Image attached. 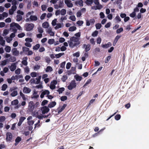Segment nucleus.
Masks as SVG:
<instances>
[{"label":"nucleus","mask_w":149,"mask_h":149,"mask_svg":"<svg viewBox=\"0 0 149 149\" xmlns=\"http://www.w3.org/2000/svg\"><path fill=\"white\" fill-rule=\"evenodd\" d=\"M26 31H30L32 30L34 27V25L32 24H26L25 25Z\"/></svg>","instance_id":"nucleus-1"},{"label":"nucleus","mask_w":149,"mask_h":149,"mask_svg":"<svg viewBox=\"0 0 149 149\" xmlns=\"http://www.w3.org/2000/svg\"><path fill=\"white\" fill-rule=\"evenodd\" d=\"M6 141L7 142L10 141L12 139V134L11 132H8L6 133Z\"/></svg>","instance_id":"nucleus-2"},{"label":"nucleus","mask_w":149,"mask_h":149,"mask_svg":"<svg viewBox=\"0 0 149 149\" xmlns=\"http://www.w3.org/2000/svg\"><path fill=\"white\" fill-rule=\"evenodd\" d=\"M40 110L42 111V113L44 114L48 112L49 111V109L48 108V107L44 106L41 108Z\"/></svg>","instance_id":"nucleus-3"},{"label":"nucleus","mask_w":149,"mask_h":149,"mask_svg":"<svg viewBox=\"0 0 149 149\" xmlns=\"http://www.w3.org/2000/svg\"><path fill=\"white\" fill-rule=\"evenodd\" d=\"M10 27L13 28H17L18 29L20 30L21 27L18 24L13 22L10 24Z\"/></svg>","instance_id":"nucleus-4"},{"label":"nucleus","mask_w":149,"mask_h":149,"mask_svg":"<svg viewBox=\"0 0 149 149\" xmlns=\"http://www.w3.org/2000/svg\"><path fill=\"white\" fill-rule=\"evenodd\" d=\"M65 3L67 6L69 8H71L73 6V4L70 0H64Z\"/></svg>","instance_id":"nucleus-5"},{"label":"nucleus","mask_w":149,"mask_h":149,"mask_svg":"<svg viewBox=\"0 0 149 149\" xmlns=\"http://www.w3.org/2000/svg\"><path fill=\"white\" fill-rule=\"evenodd\" d=\"M49 91L47 90H45L41 93L40 95V97L41 98H42L44 97V95H48L49 94Z\"/></svg>","instance_id":"nucleus-6"},{"label":"nucleus","mask_w":149,"mask_h":149,"mask_svg":"<svg viewBox=\"0 0 149 149\" xmlns=\"http://www.w3.org/2000/svg\"><path fill=\"white\" fill-rule=\"evenodd\" d=\"M17 8L16 6H12L11 7V9L9 10V14L11 15L13 14L14 11L16 10Z\"/></svg>","instance_id":"nucleus-7"},{"label":"nucleus","mask_w":149,"mask_h":149,"mask_svg":"<svg viewBox=\"0 0 149 149\" xmlns=\"http://www.w3.org/2000/svg\"><path fill=\"white\" fill-rule=\"evenodd\" d=\"M29 110H30L31 111H32L33 110L34 107L33 102L32 101H31L29 102Z\"/></svg>","instance_id":"nucleus-8"},{"label":"nucleus","mask_w":149,"mask_h":149,"mask_svg":"<svg viewBox=\"0 0 149 149\" xmlns=\"http://www.w3.org/2000/svg\"><path fill=\"white\" fill-rule=\"evenodd\" d=\"M13 54L15 56H17L19 55V52L18 51L16 48H14L12 49L11 51Z\"/></svg>","instance_id":"nucleus-9"},{"label":"nucleus","mask_w":149,"mask_h":149,"mask_svg":"<svg viewBox=\"0 0 149 149\" xmlns=\"http://www.w3.org/2000/svg\"><path fill=\"white\" fill-rule=\"evenodd\" d=\"M102 7L103 6L102 5H96V6H93L91 7V8L95 10H100L102 9Z\"/></svg>","instance_id":"nucleus-10"},{"label":"nucleus","mask_w":149,"mask_h":149,"mask_svg":"<svg viewBox=\"0 0 149 149\" xmlns=\"http://www.w3.org/2000/svg\"><path fill=\"white\" fill-rule=\"evenodd\" d=\"M79 44V43L78 42L77 43H75L74 42L72 41L70 44H69V46L70 47L72 48H73L74 47V46H78Z\"/></svg>","instance_id":"nucleus-11"},{"label":"nucleus","mask_w":149,"mask_h":149,"mask_svg":"<svg viewBox=\"0 0 149 149\" xmlns=\"http://www.w3.org/2000/svg\"><path fill=\"white\" fill-rule=\"evenodd\" d=\"M75 4L76 5H79L80 6H83V1L82 0H79L75 2Z\"/></svg>","instance_id":"nucleus-12"},{"label":"nucleus","mask_w":149,"mask_h":149,"mask_svg":"<svg viewBox=\"0 0 149 149\" xmlns=\"http://www.w3.org/2000/svg\"><path fill=\"white\" fill-rule=\"evenodd\" d=\"M83 47L84 48H85V51L87 52L90 50L91 49V46L89 44H84L83 45Z\"/></svg>","instance_id":"nucleus-13"},{"label":"nucleus","mask_w":149,"mask_h":149,"mask_svg":"<svg viewBox=\"0 0 149 149\" xmlns=\"http://www.w3.org/2000/svg\"><path fill=\"white\" fill-rule=\"evenodd\" d=\"M31 91V89L26 87H24L23 89V92L25 93H29Z\"/></svg>","instance_id":"nucleus-14"},{"label":"nucleus","mask_w":149,"mask_h":149,"mask_svg":"<svg viewBox=\"0 0 149 149\" xmlns=\"http://www.w3.org/2000/svg\"><path fill=\"white\" fill-rule=\"evenodd\" d=\"M111 46V44L110 42H108L107 44L102 45V47L104 48H107Z\"/></svg>","instance_id":"nucleus-15"},{"label":"nucleus","mask_w":149,"mask_h":149,"mask_svg":"<svg viewBox=\"0 0 149 149\" xmlns=\"http://www.w3.org/2000/svg\"><path fill=\"white\" fill-rule=\"evenodd\" d=\"M16 66L15 64L12 63L9 67V69L11 71H13L16 69Z\"/></svg>","instance_id":"nucleus-16"},{"label":"nucleus","mask_w":149,"mask_h":149,"mask_svg":"<svg viewBox=\"0 0 149 149\" xmlns=\"http://www.w3.org/2000/svg\"><path fill=\"white\" fill-rule=\"evenodd\" d=\"M56 102L55 101L51 102L49 103V104H48V107L50 108L53 107H54V106L56 105Z\"/></svg>","instance_id":"nucleus-17"},{"label":"nucleus","mask_w":149,"mask_h":149,"mask_svg":"<svg viewBox=\"0 0 149 149\" xmlns=\"http://www.w3.org/2000/svg\"><path fill=\"white\" fill-rule=\"evenodd\" d=\"M67 106V104H63L62 107L58 111V113H59L61 112H62L64 110L66 107Z\"/></svg>","instance_id":"nucleus-18"},{"label":"nucleus","mask_w":149,"mask_h":149,"mask_svg":"<svg viewBox=\"0 0 149 149\" xmlns=\"http://www.w3.org/2000/svg\"><path fill=\"white\" fill-rule=\"evenodd\" d=\"M76 87V84H69V86H68V89L70 90H72L73 88H75Z\"/></svg>","instance_id":"nucleus-19"},{"label":"nucleus","mask_w":149,"mask_h":149,"mask_svg":"<svg viewBox=\"0 0 149 149\" xmlns=\"http://www.w3.org/2000/svg\"><path fill=\"white\" fill-rule=\"evenodd\" d=\"M72 41L74 42L75 43H77L79 42V44H80V42L79 41V39L78 38L73 37L72 38Z\"/></svg>","instance_id":"nucleus-20"},{"label":"nucleus","mask_w":149,"mask_h":149,"mask_svg":"<svg viewBox=\"0 0 149 149\" xmlns=\"http://www.w3.org/2000/svg\"><path fill=\"white\" fill-rule=\"evenodd\" d=\"M5 50L7 52H10L11 50V48L10 47L8 46H6L5 48Z\"/></svg>","instance_id":"nucleus-21"},{"label":"nucleus","mask_w":149,"mask_h":149,"mask_svg":"<svg viewBox=\"0 0 149 149\" xmlns=\"http://www.w3.org/2000/svg\"><path fill=\"white\" fill-rule=\"evenodd\" d=\"M69 19L73 22L75 21L76 20V17L75 16L73 15L70 16L69 17Z\"/></svg>","instance_id":"nucleus-22"},{"label":"nucleus","mask_w":149,"mask_h":149,"mask_svg":"<svg viewBox=\"0 0 149 149\" xmlns=\"http://www.w3.org/2000/svg\"><path fill=\"white\" fill-rule=\"evenodd\" d=\"M30 18L32 21H36L38 19L37 17L34 15H31Z\"/></svg>","instance_id":"nucleus-23"},{"label":"nucleus","mask_w":149,"mask_h":149,"mask_svg":"<svg viewBox=\"0 0 149 149\" xmlns=\"http://www.w3.org/2000/svg\"><path fill=\"white\" fill-rule=\"evenodd\" d=\"M53 70V69L51 66H47L45 69V71L46 72H50Z\"/></svg>","instance_id":"nucleus-24"},{"label":"nucleus","mask_w":149,"mask_h":149,"mask_svg":"<svg viewBox=\"0 0 149 149\" xmlns=\"http://www.w3.org/2000/svg\"><path fill=\"white\" fill-rule=\"evenodd\" d=\"M76 29L77 28L75 26H72L69 28L68 30L69 31L72 32L75 31Z\"/></svg>","instance_id":"nucleus-25"},{"label":"nucleus","mask_w":149,"mask_h":149,"mask_svg":"<svg viewBox=\"0 0 149 149\" xmlns=\"http://www.w3.org/2000/svg\"><path fill=\"white\" fill-rule=\"evenodd\" d=\"M0 42L2 46H4L5 45V41L3 40V38L1 36H0Z\"/></svg>","instance_id":"nucleus-26"},{"label":"nucleus","mask_w":149,"mask_h":149,"mask_svg":"<svg viewBox=\"0 0 149 149\" xmlns=\"http://www.w3.org/2000/svg\"><path fill=\"white\" fill-rule=\"evenodd\" d=\"M111 58V56H109L107 57L104 60V62L105 63H108Z\"/></svg>","instance_id":"nucleus-27"},{"label":"nucleus","mask_w":149,"mask_h":149,"mask_svg":"<svg viewBox=\"0 0 149 149\" xmlns=\"http://www.w3.org/2000/svg\"><path fill=\"white\" fill-rule=\"evenodd\" d=\"M42 26L43 28H46L49 26V24L48 23L45 22L42 24Z\"/></svg>","instance_id":"nucleus-28"},{"label":"nucleus","mask_w":149,"mask_h":149,"mask_svg":"<svg viewBox=\"0 0 149 149\" xmlns=\"http://www.w3.org/2000/svg\"><path fill=\"white\" fill-rule=\"evenodd\" d=\"M74 78L77 81H80L82 77L78 75H76L74 76Z\"/></svg>","instance_id":"nucleus-29"},{"label":"nucleus","mask_w":149,"mask_h":149,"mask_svg":"<svg viewBox=\"0 0 149 149\" xmlns=\"http://www.w3.org/2000/svg\"><path fill=\"white\" fill-rule=\"evenodd\" d=\"M60 14L62 15H65L66 12V10L64 9H62L61 10H60Z\"/></svg>","instance_id":"nucleus-30"},{"label":"nucleus","mask_w":149,"mask_h":149,"mask_svg":"<svg viewBox=\"0 0 149 149\" xmlns=\"http://www.w3.org/2000/svg\"><path fill=\"white\" fill-rule=\"evenodd\" d=\"M9 33V30H8L5 29L4 30L2 35L3 36H6Z\"/></svg>","instance_id":"nucleus-31"},{"label":"nucleus","mask_w":149,"mask_h":149,"mask_svg":"<svg viewBox=\"0 0 149 149\" xmlns=\"http://www.w3.org/2000/svg\"><path fill=\"white\" fill-rule=\"evenodd\" d=\"M93 0H86L85 3L87 5H90L92 4Z\"/></svg>","instance_id":"nucleus-32"},{"label":"nucleus","mask_w":149,"mask_h":149,"mask_svg":"<svg viewBox=\"0 0 149 149\" xmlns=\"http://www.w3.org/2000/svg\"><path fill=\"white\" fill-rule=\"evenodd\" d=\"M55 40L53 39H49L48 40V42L50 45H52L54 43Z\"/></svg>","instance_id":"nucleus-33"},{"label":"nucleus","mask_w":149,"mask_h":149,"mask_svg":"<svg viewBox=\"0 0 149 149\" xmlns=\"http://www.w3.org/2000/svg\"><path fill=\"white\" fill-rule=\"evenodd\" d=\"M65 89L63 87H62L61 88H59L58 90V93H59V94H61L63 92V91H64Z\"/></svg>","instance_id":"nucleus-34"},{"label":"nucleus","mask_w":149,"mask_h":149,"mask_svg":"<svg viewBox=\"0 0 149 149\" xmlns=\"http://www.w3.org/2000/svg\"><path fill=\"white\" fill-rule=\"evenodd\" d=\"M48 32L50 36H54V33L50 29H49Z\"/></svg>","instance_id":"nucleus-35"},{"label":"nucleus","mask_w":149,"mask_h":149,"mask_svg":"<svg viewBox=\"0 0 149 149\" xmlns=\"http://www.w3.org/2000/svg\"><path fill=\"white\" fill-rule=\"evenodd\" d=\"M17 19L16 20L17 21L19 22L20 21L22 18V17L21 15H17Z\"/></svg>","instance_id":"nucleus-36"},{"label":"nucleus","mask_w":149,"mask_h":149,"mask_svg":"<svg viewBox=\"0 0 149 149\" xmlns=\"http://www.w3.org/2000/svg\"><path fill=\"white\" fill-rule=\"evenodd\" d=\"M62 26V25L60 23H58L56 24V26L55 27V29H57L61 28Z\"/></svg>","instance_id":"nucleus-37"},{"label":"nucleus","mask_w":149,"mask_h":149,"mask_svg":"<svg viewBox=\"0 0 149 149\" xmlns=\"http://www.w3.org/2000/svg\"><path fill=\"white\" fill-rule=\"evenodd\" d=\"M121 118V115L120 114H118L115 116V118L116 120H119Z\"/></svg>","instance_id":"nucleus-38"},{"label":"nucleus","mask_w":149,"mask_h":149,"mask_svg":"<svg viewBox=\"0 0 149 149\" xmlns=\"http://www.w3.org/2000/svg\"><path fill=\"white\" fill-rule=\"evenodd\" d=\"M64 53H60L58 54H55V57L56 58H58L61 57L62 56L64 55Z\"/></svg>","instance_id":"nucleus-39"},{"label":"nucleus","mask_w":149,"mask_h":149,"mask_svg":"<svg viewBox=\"0 0 149 149\" xmlns=\"http://www.w3.org/2000/svg\"><path fill=\"white\" fill-rule=\"evenodd\" d=\"M19 94L20 96L22 97L23 100H25L26 99V98L25 97V95L22 93V91L20 92Z\"/></svg>","instance_id":"nucleus-40"},{"label":"nucleus","mask_w":149,"mask_h":149,"mask_svg":"<svg viewBox=\"0 0 149 149\" xmlns=\"http://www.w3.org/2000/svg\"><path fill=\"white\" fill-rule=\"evenodd\" d=\"M83 23V21L81 20H79L77 22V24L79 26H81Z\"/></svg>","instance_id":"nucleus-41"},{"label":"nucleus","mask_w":149,"mask_h":149,"mask_svg":"<svg viewBox=\"0 0 149 149\" xmlns=\"http://www.w3.org/2000/svg\"><path fill=\"white\" fill-rule=\"evenodd\" d=\"M13 40V39L10 36L6 38V40L8 43H10Z\"/></svg>","instance_id":"nucleus-42"},{"label":"nucleus","mask_w":149,"mask_h":149,"mask_svg":"<svg viewBox=\"0 0 149 149\" xmlns=\"http://www.w3.org/2000/svg\"><path fill=\"white\" fill-rule=\"evenodd\" d=\"M40 47V45L39 44H36L35 46L33 47V49L35 50H37Z\"/></svg>","instance_id":"nucleus-43"},{"label":"nucleus","mask_w":149,"mask_h":149,"mask_svg":"<svg viewBox=\"0 0 149 149\" xmlns=\"http://www.w3.org/2000/svg\"><path fill=\"white\" fill-rule=\"evenodd\" d=\"M18 100H15L12 102V104L16 105L18 104Z\"/></svg>","instance_id":"nucleus-44"},{"label":"nucleus","mask_w":149,"mask_h":149,"mask_svg":"<svg viewBox=\"0 0 149 149\" xmlns=\"http://www.w3.org/2000/svg\"><path fill=\"white\" fill-rule=\"evenodd\" d=\"M17 95V91H14L11 94V96L12 97H15Z\"/></svg>","instance_id":"nucleus-45"},{"label":"nucleus","mask_w":149,"mask_h":149,"mask_svg":"<svg viewBox=\"0 0 149 149\" xmlns=\"http://www.w3.org/2000/svg\"><path fill=\"white\" fill-rule=\"evenodd\" d=\"M82 15V13L81 11H80V10H78L76 13V16L77 17H80Z\"/></svg>","instance_id":"nucleus-46"},{"label":"nucleus","mask_w":149,"mask_h":149,"mask_svg":"<svg viewBox=\"0 0 149 149\" xmlns=\"http://www.w3.org/2000/svg\"><path fill=\"white\" fill-rule=\"evenodd\" d=\"M24 60H23L22 61V63L24 65H26L27 64V63L26 61L27 58L25 57L24 58Z\"/></svg>","instance_id":"nucleus-47"},{"label":"nucleus","mask_w":149,"mask_h":149,"mask_svg":"<svg viewBox=\"0 0 149 149\" xmlns=\"http://www.w3.org/2000/svg\"><path fill=\"white\" fill-rule=\"evenodd\" d=\"M21 141V138L19 136L17 137L15 139V142L16 143H19Z\"/></svg>","instance_id":"nucleus-48"},{"label":"nucleus","mask_w":149,"mask_h":149,"mask_svg":"<svg viewBox=\"0 0 149 149\" xmlns=\"http://www.w3.org/2000/svg\"><path fill=\"white\" fill-rule=\"evenodd\" d=\"M40 126V120H38V122L36 124H35V127H34V129H35L36 128L37 126V127H39Z\"/></svg>","instance_id":"nucleus-49"},{"label":"nucleus","mask_w":149,"mask_h":149,"mask_svg":"<svg viewBox=\"0 0 149 149\" xmlns=\"http://www.w3.org/2000/svg\"><path fill=\"white\" fill-rule=\"evenodd\" d=\"M67 99V98L66 96H63L61 97V101H64L66 100Z\"/></svg>","instance_id":"nucleus-50"},{"label":"nucleus","mask_w":149,"mask_h":149,"mask_svg":"<svg viewBox=\"0 0 149 149\" xmlns=\"http://www.w3.org/2000/svg\"><path fill=\"white\" fill-rule=\"evenodd\" d=\"M7 87V84H3L2 86V90L3 91H5Z\"/></svg>","instance_id":"nucleus-51"},{"label":"nucleus","mask_w":149,"mask_h":149,"mask_svg":"<svg viewBox=\"0 0 149 149\" xmlns=\"http://www.w3.org/2000/svg\"><path fill=\"white\" fill-rule=\"evenodd\" d=\"M73 55L74 56H75L77 57H78L80 56V53L79 52H77L73 54Z\"/></svg>","instance_id":"nucleus-52"},{"label":"nucleus","mask_w":149,"mask_h":149,"mask_svg":"<svg viewBox=\"0 0 149 149\" xmlns=\"http://www.w3.org/2000/svg\"><path fill=\"white\" fill-rule=\"evenodd\" d=\"M123 31V29L122 27H121L117 30L116 33H119Z\"/></svg>","instance_id":"nucleus-53"},{"label":"nucleus","mask_w":149,"mask_h":149,"mask_svg":"<svg viewBox=\"0 0 149 149\" xmlns=\"http://www.w3.org/2000/svg\"><path fill=\"white\" fill-rule=\"evenodd\" d=\"M31 76L32 77H36L37 74L36 72H33L31 73Z\"/></svg>","instance_id":"nucleus-54"},{"label":"nucleus","mask_w":149,"mask_h":149,"mask_svg":"<svg viewBox=\"0 0 149 149\" xmlns=\"http://www.w3.org/2000/svg\"><path fill=\"white\" fill-rule=\"evenodd\" d=\"M57 22V19H54L52 22V24L53 26H54L56 24V23Z\"/></svg>","instance_id":"nucleus-55"},{"label":"nucleus","mask_w":149,"mask_h":149,"mask_svg":"<svg viewBox=\"0 0 149 149\" xmlns=\"http://www.w3.org/2000/svg\"><path fill=\"white\" fill-rule=\"evenodd\" d=\"M48 101L46 100H44L41 103V106H45V105L48 103Z\"/></svg>","instance_id":"nucleus-56"},{"label":"nucleus","mask_w":149,"mask_h":149,"mask_svg":"<svg viewBox=\"0 0 149 149\" xmlns=\"http://www.w3.org/2000/svg\"><path fill=\"white\" fill-rule=\"evenodd\" d=\"M6 118L4 116H1L0 117V122H2L5 120Z\"/></svg>","instance_id":"nucleus-57"},{"label":"nucleus","mask_w":149,"mask_h":149,"mask_svg":"<svg viewBox=\"0 0 149 149\" xmlns=\"http://www.w3.org/2000/svg\"><path fill=\"white\" fill-rule=\"evenodd\" d=\"M71 66V63L70 62L67 63L66 65V68L67 69H69L70 68Z\"/></svg>","instance_id":"nucleus-58"},{"label":"nucleus","mask_w":149,"mask_h":149,"mask_svg":"<svg viewBox=\"0 0 149 149\" xmlns=\"http://www.w3.org/2000/svg\"><path fill=\"white\" fill-rule=\"evenodd\" d=\"M25 41L26 42H31L32 41V39L31 38H27L25 39Z\"/></svg>","instance_id":"nucleus-59"},{"label":"nucleus","mask_w":149,"mask_h":149,"mask_svg":"<svg viewBox=\"0 0 149 149\" xmlns=\"http://www.w3.org/2000/svg\"><path fill=\"white\" fill-rule=\"evenodd\" d=\"M25 35V34L23 33H21L18 35V37L19 38H22L24 37Z\"/></svg>","instance_id":"nucleus-60"},{"label":"nucleus","mask_w":149,"mask_h":149,"mask_svg":"<svg viewBox=\"0 0 149 149\" xmlns=\"http://www.w3.org/2000/svg\"><path fill=\"white\" fill-rule=\"evenodd\" d=\"M115 19L116 21L117 22H120L121 21L120 18L118 16H116L115 17Z\"/></svg>","instance_id":"nucleus-61"},{"label":"nucleus","mask_w":149,"mask_h":149,"mask_svg":"<svg viewBox=\"0 0 149 149\" xmlns=\"http://www.w3.org/2000/svg\"><path fill=\"white\" fill-rule=\"evenodd\" d=\"M98 33V32L97 31H95L92 33V35L93 37H95L97 36Z\"/></svg>","instance_id":"nucleus-62"},{"label":"nucleus","mask_w":149,"mask_h":149,"mask_svg":"<svg viewBox=\"0 0 149 149\" xmlns=\"http://www.w3.org/2000/svg\"><path fill=\"white\" fill-rule=\"evenodd\" d=\"M136 13L134 12H133L132 13L130 14V16L132 17H134L136 15Z\"/></svg>","instance_id":"nucleus-63"},{"label":"nucleus","mask_w":149,"mask_h":149,"mask_svg":"<svg viewBox=\"0 0 149 149\" xmlns=\"http://www.w3.org/2000/svg\"><path fill=\"white\" fill-rule=\"evenodd\" d=\"M40 68V66L38 65H36L34 66L33 69L35 71H37Z\"/></svg>","instance_id":"nucleus-64"}]
</instances>
